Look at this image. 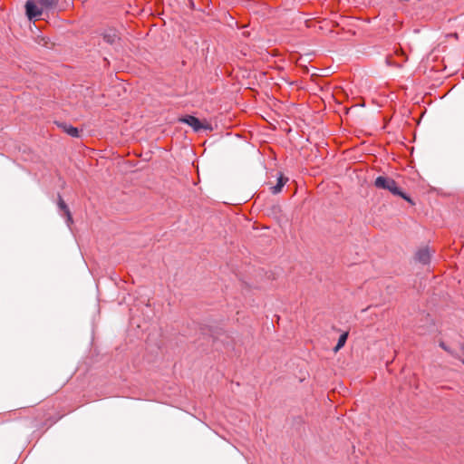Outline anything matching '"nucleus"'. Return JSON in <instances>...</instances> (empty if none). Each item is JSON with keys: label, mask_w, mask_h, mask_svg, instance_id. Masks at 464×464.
<instances>
[{"label": "nucleus", "mask_w": 464, "mask_h": 464, "mask_svg": "<svg viewBox=\"0 0 464 464\" xmlns=\"http://www.w3.org/2000/svg\"><path fill=\"white\" fill-rule=\"evenodd\" d=\"M374 186L377 188L388 190L394 196H399V197L402 198L403 199H405L411 205L414 204L413 201L411 200V198L401 190V188L398 187L396 181L390 177H387V176L377 177L374 180Z\"/></svg>", "instance_id": "1"}, {"label": "nucleus", "mask_w": 464, "mask_h": 464, "mask_svg": "<svg viewBox=\"0 0 464 464\" xmlns=\"http://www.w3.org/2000/svg\"><path fill=\"white\" fill-rule=\"evenodd\" d=\"M431 259V251L428 246L419 248L414 256V260L421 265L430 264Z\"/></svg>", "instance_id": "2"}, {"label": "nucleus", "mask_w": 464, "mask_h": 464, "mask_svg": "<svg viewBox=\"0 0 464 464\" xmlns=\"http://www.w3.org/2000/svg\"><path fill=\"white\" fill-rule=\"evenodd\" d=\"M26 15L30 20L36 18L42 14V10L36 5L33 0H27L25 3Z\"/></svg>", "instance_id": "3"}, {"label": "nucleus", "mask_w": 464, "mask_h": 464, "mask_svg": "<svg viewBox=\"0 0 464 464\" xmlns=\"http://www.w3.org/2000/svg\"><path fill=\"white\" fill-rule=\"evenodd\" d=\"M57 205H58L59 209L63 212V216L66 218L67 225L70 226L72 223V217L71 211L69 209V207L63 199L61 194H58Z\"/></svg>", "instance_id": "4"}, {"label": "nucleus", "mask_w": 464, "mask_h": 464, "mask_svg": "<svg viewBox=\"0 0 464 464\" xmlns=\"http://www.w3.org/2000/svg\"><path fill=\"white\" fill-rule=\"evenodd\" d=\"M103 40L109 44H114L120 40L118 32L113 28H109L102 33Z\"/></svg>", "instance_id": "5"}, {"label": "nucleus", "mask_w": 464, "mask_h": 464, "mask_svg": "<svg viewBox=\"0 0 464 464\" xmlns=\"http://www.w3.org/2000/svg\"><path fill=\"white\" fill-rule=\"evenodd\" d=\"M43 416L38 412L34 416H27L24 420V427L27 429H37L41 426Z\"/></svg>", "instance_id": "6"}, {"label": "nucleus", "mask_w": 464, "mask_h": 464, "mask_svg": "<svg viewBox=\"0 0 464 464\" xmlns=\"http://www.w3.org/2000/svg\"><path fill=\"white\" fill-rule=\"evenodd\" d=\"M182 122L187 123L188 125L191 126L195 131H198L199 130L205 128L200 121L192 115H187L186 117L182 118L180 120Z\"/></svg>", "instance_id": "7"}, {"label": "nucleus", "mask_w": 464, "mask_h": 464, "mask_svg": "<svg viewBox=\"0 0 464 464\" xmlns=\"http://www.w3.org/2000/svg\"><path fill=\"white\" fill-rule=\"evenodd\" d=\"M57 126L62 129L65 133L73 138H78L80 136V131L77 128L68 125L65 122H56Z\"/></svg>", "instance_id": "8"}, {"label": "nucleus", "mask_w": 464, "mask_h": 464, "mask_svg": "<svg viewBox=\"0 0 464 464\" xmlns=\"http://www.w3.org/2000/svg\"><path fill=\"white\" fill-rule=\"evenodd\" d=\"M288 181V178L285 177L283 174H280L277 178V183L276 186L270 188V190L273 194H278L281 192L283 187Z\"/></svg>", "instance_id": "9"}, {"label": "nucleus", "mask_w": 464, "mask_h": 464, "mask_svg": "<svg viewBox=\"0 0 464 464\" xmlns=\"http://www.w3.org/2000/svg\"><path fill=\"white\" fill-rule=\"evenodd\" d=\"M39 5L45 9H53L56 7L59 0H37Z\"/></svg>", "instance_id": "10"}, {"label": "nucleus", "mask_w": 464, "mask_h": 464, "mask_svg": "<svg viewBox=\"0 0 464 464\" xmlns=\"http://www.w3.org/2000/svg\"><path fill=\"white\" fill-rule=\"evenodd\" d=\"M348 334H349L348 332H345L340 335V337L338 339V343L334 349V352H338L342 347L344 346V344L347 341V338H348Z\"/></svg>", "instance_id": "11"}, {"label": "nucleus", "mask_w": 464, "mask_h": 464, "mask_svg": "<svg viewBox=\"0 0 464 464\" xmlns=\"http://www.w3.org/2000/svg\"><path fill=\"white\" fill-rule=\"evenodd\" d=\"M406 58H404L401 63H393L390 57H387L386 58V63L389 64V65H392V66H396V67H401L402 66V63L406 62Z\"/></svg>", "instance_id": "12"}, {"label": "nucleus", "mask_w": 464, "mask_h": 464, "mask_svg": "<svg viewBox=\"0 0 464 464\" xmlns=\"http://www.w3.org/2000/svg\"><path fill=\"white\" fill-rule=\"evenodd\" d=\"M459 349H460V354H457V353H455V355H454V356H455L456 358L459 359V360L461 361V362L464 364V343H461V344H460Z\"/></svg>", "instance_id": "13"}, {"label": "nucleus", "mask_w": 464, "mask_h": 464, "mask_svg": "<svg viewBox=\"0 0 464 464\" xmlns=\"http://www.w3.org/2000/svg\"><path fill=\"white\" fill-rule=\"evenodd\" d=\"M440 346L443 350H445L446 352H448L449 353H450L451 355H453V356L455 355V353H454L452 350H450V348L445 344V343L440 342Z\"/></svg>", "instance_id": "14"}, {"label": "nucleus", "mask_w": 464, "mask_h": 464, "mask_svg": "<svg viewBox=\"0 0 464 464\" xmlns=\"http://www.w3.org/2000/svg\"><path fill=\"white\" fill-rule=\"evenodd\" d=\"M395 54L404 56V52L401 49H397Z\"/></svg>", "instance_id": "15"}]
</instances>
